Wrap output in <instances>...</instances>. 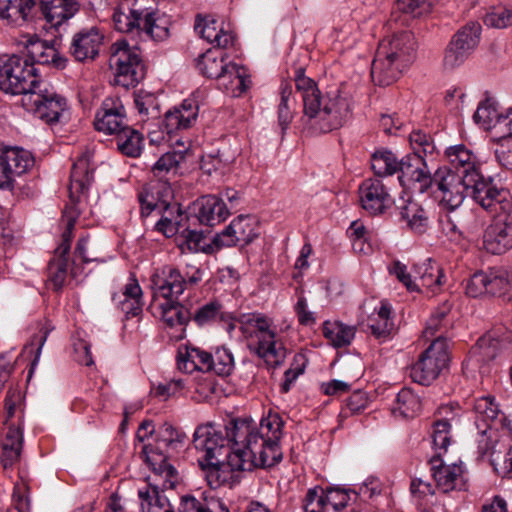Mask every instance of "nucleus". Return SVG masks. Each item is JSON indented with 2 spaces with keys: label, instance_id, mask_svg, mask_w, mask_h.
<instances>
[{
  "label": "nucleus",
  "instance_id": "b1692460",
  "mask_svg": "<svg viewBox=\"0 0 512 512\" xmlns=\"http://www.w3.org/2000/svg\"><path fill=\"white\" fill-rule=\"evenodd\" d=\"M145 8L134 0H124L113 12V23L121 33L139 36Z\"/></svg>",
  "mask_w": 512,
  "mask_h": 512
},
{
  "label": "nucleus",
  "instance_id": "6ab92c4d",
  "mask_svg": "<svg viewBox=\"0 0 512 512\" xmlns=\"http://www.w3.org/2000/svg\"><path fill=\"white\" fill-rule=\"evenodd\" d=\"M258 236L255 222L248 216H238L221 233L216 234L213 243L217 248L244 246Z\"/></svg>",
  "mask_w": 512,
  "mask_h": 512
},
{
  "label": "nucleus",
  "instance_id": "e2e57ef3",
  "mask_svg": "<svg viewBox=\"0 0 512 512\" xmlns=\"http://www.w3.org/2000/svg\"><path fill=\"white\" fill-rule=\"evenodd\" d=\"M484 23L493 28H506L512 25V7H500L486 14Z\"/></svg>",
  "mask_w": 512,
  "mask_h": 512
},
{
  "label": "nucleus",
  "instance_id": "f257e3e1",
  "mask_svg": "<svg viewBox=\"0 0 512 512\" xmlns=\"http://www.w3.org/2000/svg\"><path fill=\"white\" fill-rule=\"evenodd\" d=\"M283 426L280 415L271 411L259 425L249 419H233L224 427L225 432L210 423L199 425L193 445L201 454L198 463L210 488L227 483L231 472L279 463L283 457L279 445Z\"/></svg>",
  "mask_w": 512,
  "mask_h": 512
},
{
  "label": "nucleus",
  "instance_id": "09e8293b",
  "mask_svg": "<svg viewBox=\"0 0 512 512\" xmlns=\"http://www.w3.org/2000/svg\"><path fill=\"white\" fill-rule=\"evenodd\" d=\"M421 409L419 397L410 389L403 388L397 394L392 412L403 418H413Z\"/></svg>",
  "mask_w": 512,
  "mask_h": 512
},
{
  "label": "nucleus",
  "instance_id": "c9c22d12",
  "mask_svg": "<svg viewBox=\"0 0 512 512\" xmlns=\"http://www.w3.org/2000/svg\"><path fill=\"white\" fill-rule=\"evenodd\" d=\"M23 447V433L19 427H9L2 442L1 463L4 469L19 462Z\"/></svg>",
  "mask_w": 512,
  "mask_h": 512
},
{
  "label": "nucleus",
  "instance_id": "aec40b11",
  "mask_svg": "<svg viewBox=\"0 0 512 512\" xmlns=\"http://www.w3.org/2000/svg\"><path fill=\"white\" fill-rule=\"evenodd\" d=\"M294 81L296 91L302 97L304 116L308 119V123L313 129L316 116L322 110V105L324 104V93L320 92L313 79L305 75L303 68L296 70Z\"/></svg>",
  "mask_w": 512,
  "mask_h": 512
},
{
  "label": "nucleus",
  "instance_id": "4d7b16f0",
  "mask_svg": "<svg viewBox=\"0 0 512 512\" xmlns=\"http://www.w3.org/2000/svg\"><path fill=\"white\" fill-rule=\"evenodd\" d=\"M502 113H499L495 103L487 99L481 102L476 112L473 115V119L476 123L481 124L485 128L491 126L497 127Z\"/></svg>",
  "mask_w": 512,
  "mask_h": 512
},
{
  "label": "nucleus",
  "instance_id": "49530a36",
  "mask_svg": "<svg viewBox=\"0 0 512 512\" xmlns=\"http://www.w3.org/2000/svg\"><path fill=\"white\" fill-rule=\"evenodd\" d=\"M356 328L339 321H326L323 324V335L337 348L348 346L355 336Z\"/></svg>",
  "mask_w": 512,
  "mask_h": 512
},
{
  "label": "nucleus",
  "instance_id": "f3484780",
  "mask_svg": "<svg viewBox=\"0 0 512 512\" xmlns=\"http://www.w3.org/2000/svg\"><path fill=\"white\" fill-rule=\"evenodd\" d=\"M361 207L370 215L384 214L393 204L387 187L378 178H369L359 186Z\"/></svg>",
  "mask_w": 512,
  "mask_h": 512
},
{
  "label": "nucleus",
  "instance_id": "dca6fc26",
  "mask_svg": "<svg viewBox=\"0 0 512 512\" xmlns=\"http://www.w3.org/2000/svg\"><path fill=\"white\" fill-rule=\"evenodd\" d=\"M34 165V158L27 150L7 147L0 153V189L13 187L15 176H20Z\"/></svg>",
  "mask_w": 512,
  "mask_h": 512
},
{
  "label": "nucleus",
  "instance_id": "13d9d810",
  "mask_svg": "<svg viewBox=\"0 0 512 512\" xmlns=\"http://www.w3.org/2000/svg\"><path fill=\"white\" fill-rule=\"evenodd\" d=\"M185 160L183 151H169L163 154L152 166V172L157 177H162L173 169H176L180 163Z\"/></svg>",
  "mask_w": 512,
  "mask_h": 512
},
{
  "label": "nucleus",
  "instance_id": "6e6d98bb",
  "mask_svg": "<svg viewBox=\"0 0 512 512\" xmlns=\"http://www.w3.org/2000/svg\"><path fill=\"white\" fill-rule=\"evenodd\" d=\"M138 200H139V203L141 206V217L142 218L148 217L155 210L161 211L162 209L165 211V213H169V214H172V211H170V210L175 209L178 214V217L182 216L178 207H175V206L171 207L165 201H163L161 203L155 202L154 194L145 188L142 189L138 193Z\"/></svg>",
  "mask_w": 512,
  "mask_h": 512
},
{
  "label": "nucleus",
  "instance_id": "ea45409f",
  "mask_svg": "<svg viewBox=\"0 0 512 512\" xmlns=\"http://www.w3.org/2000/svg\"><path fill=\"white\" fill-rule=\"evenodd\" d=\"M391 306L387 302H381L379 309L368 318V327L377 339H387L394 330V323L390 317Z\"/></svg>",
  "mask_w": 512,
  "mask_h": 512
},
{
  "label": "nucleus",
  "instance_id": "338daca9",
  "mask_svg": "<svg viewBox=\"0 0 512 512\" xmlns=\"http://www.w3.org/2000/svg\"><path fill=\"white\" fill-rule=\"evenodd\" d=\"M388 269L390 274L395 275L408 291L419 292V284L414 280V276L407 272V266L405 264L396 260L393 261Z\"/></svg>",
  "mask_w": 512,
  "mask_h": 512
},
{
  "label": "nucleus",
  "instance_id": "c756f323",
  "mask_svg": "<svg viewBox=\"0 0 512 512\" xmlns=\"http://www.w3.org/2000/svg\"><path fill=\"white\" fill-rule=\"evenodd\" d=\"M194 28L203 39L211 44H215L214 48L224 49L233 45V35L225 31L212 16H197Z\"/></svg>",
  "mask_w": 512,
  "mask_h": 512
},
{
  "label": "nucleus",
  "instance_id": "79ce46f5",
  "mask_svg": "<svg viewBox=\"0 0 512 512\" xmlns=\"http://www.w3.org/2000/svg\"><path fill=\"white\" fill-rule=\"evenodd\" d=\"M401 219L406 221L407 226L415 233L422 234L428 227V216L420 204L407 200L399 206Z\"/></svg>",
  "mask_w": 512,
  "mask_h": 512
},
{
  "label": "nucleus",
  "instance_id": "58836bf2",
  "mask_svg": "<svg viewBox=\"0 0 512 512\" xmlns=\"http://www.w3.org/2000/svg\"><path fill=\"white\" fill-rule=\"evenodd\" d=\"M414 280L421 287L435 291V288L442 284L443 273L441 267L432 259H426L424 262L413 266Z\"/></svg>",
  "mask_w": 512,
  "mask_h": 512
},
{
  "label": "nucleus",
  "instance_id": "bb28decb",
  "mask_svg": "<svg viewBox=\"0 0 512 512\" xmlns=\"http://www.w3.org/2000/svg\"><path fill=\"white\" fill-rule=\"evenodd\" d=\"M211 359V352L199 347L184 345L180 346L177 352V367L185 373L194 371L210 373Z\"/></svg>",
  "mask_w": 512,
  "mask_h": 512
},
{
  "label": "nucleus",
  "instance_id": "9b49d317",
  "mask_svg": "<svg viewBox=\"0 0 512 512\" xmlns=\"http://www.w3.org/2000/svg\"><path fill=\"white\" fill-rule=\"evenodd\" d=\"M23 105L47 124L60 121L67 110L66 99L47 82L40 80L35 89L22 99Z\"/></svg>",
  "mask_w": 512,
  "mask_h": 512
},
{
  "label": "nucleus",
  "instance_id": "bf43d9fd",
  "mask_svg": "<svg viewBox=\"0 0 512 512\" xmlns=\"http://www.w3.org/2000/svg\"><path fill=\"white\" fill-rule=\"evenodd\" d=\"M396 7L404 14L419 18L432 11V0H397Z\"/></svg>",
  "mask_w": 512,
  "mask_h": 512
},
{
  "label": "nucleus",
  "instance_id": "680f3d73",
  "mask_svg": "<svg viewBox=\"0 0 512 512\" xmlns=\"http://www.w3.org/2000/svg\"><path fill=\"white\" fill-rule=\"evenodd\" d=\"M222 305L217 301L209 302L198 308L193 316V320L199 325H207L217 320L222 313Z\"/></svg>",
  "mask_w": 512,
  "mask_h": 512
},
{
  "label": "nucleus",
  "instance_id": "864d4df0",
  "mask_svg": "<svg viewBox=\"0 0 512 512\" xmlns=\"http://www.w3.org/2000/svg\"><path fill=\"white\" fill-rule=\"evenodd\" d=\"M280 104L278 107V120L282 129H286L293 119L292 106L295 100L292 96V86L288 82H282L280 87Z\"/></svg>",
  "mask_w": 512,
  "mask_h": 512
},
{
  "label": "nucleus",
  "instance_id": "ddd939ff",
  "mask_svg": "<svg viewBox=\"0 0 512 512\" xmlns=\"http://www.w3.org/2000/svg\"><path fill=\"white\" fill-rule=\"evenodd\" d=\"M466 183H468L467 196L471 197L479 206L487 211H495L497 206L506 211L511 208L508 201V192L498 188L493 180L484 177L479 171L470 172Z\"/></svg>",
  "mask_w": 512,
  "mask_h": 512
},
{
  "label": "nucleus",
  "instance_id": "3c124183",
  "mask_svg": "<svg viewBox=\"0 0 512 512\" xmlns=\"http://www.w3.org/2000/svg\"><path fill=\"white\" fill-rule=\"evenodd\" d=\"M400 160L391 151H377L372 155L371 168L378 176L398 173Z\"/></svg>",
  "mask_w": 512,
  "mask_h": 512
},
{
  "label": "nucleus",
  "instance_id": "774afa93",
  "mask_svg": "<svg viewBox=\"0 0 512 512\" xmlns=\"http://www.w3.org/2000/svg\"><path fill=\"white\" fill-rule=\"evenodd\" d=\"M495 154L498 162L503 167L512 170V136L502 137Z\"/></svg>",
  "mask_w": 512,
  "mask_h": 512
},
{
  "label": "nucleus",
  "instance_id": "c03bdc74",
  "mask_svg": "<svg viewBox=\"0 0 512 512\" xmlns=\"http://www.w3.org/2000/svg\"><path fill=\"white\" fill-rule=\"evenodd\" d=\"M168 20L154 11L145 10L139 37L163 40L168 37Z\"/></svg>",
  "mask_w": 512,
  "mask_h": 512
},
{
  "label": "nucleus",
  "instance_id": "2f4dec72",
  "mask_svg": "<svg viewBox=\"0 0 512 512\" xmlns=\"http://www.w3.org/2000/svg\"><path fill=\"white\" fill-rule=\"evenodd\" d=\"M40 8L46 21L57 28L79 11L77 0H41Z\"/></svg>",
  "mask_w": 512,
  "mask_h": 512
},
{
  "label": "nucleus",
  "instance_id": "5fc2aeb1",
  "mask_svg": "<svg viewBox=\"0 0 512 512\" xmlns=\"http://www.w3.org/2000/svg\"><path fill=\"white\" fill-rule=\"evenodd\" d=\"M176 241L182 251L188 250L192 253L206 251L205 237L200 231L184 228L177 235Z\"/></svg>",
  "mask_w": 512,
  "mask_h": 512
},
{
  "label": "nucleus",
  "instance_id": "473e14b6",
  "mask_svg": "<svg viewBox=\"0 0 512 512\" xmlns=\"http://www.w3.org/2000/svg\"><path fill=\"white\" fill-rule=\"evenodd\" d=\"M231 64L227 62L226 53L221 48H213L200 56L197 66L202 75L219 82Z\"/></svg>",
  "mask_w": 512,
  "mask_h": 512
},
{
  "label": "nucleus",
  "instance_id": "412c9836",
  "mask_svg": "<svg viewBox=\"0 0 512 512\" xmlns=\"http://www.w3.org/2000/svg\"><path fill=\"white\" fill-rule=\"evenodd\" d=\"M94 125L96 130L105 134H116L128 125L126 110L119 97H107L96 113Z\"/></svg>",
  "mask_w": 512,
  "mask_h": 512
},
{
  "label": "nucleus",
  "instance_id": "4c0bfd02",
  "mask_svg": "<svg viewBox=\"0 0 512 512\" xmlns=\"http://www.w3.org/2000/svg\"><path fill=\"white\" fill-rule=\"evenodd\" d=\"M93 180V173L89 171L85 159H79L73 164L70 174L69 197L72 203L79 200L81 194L88 190Z\"/></svg>",
  "mask_w": 512,
  "mask_h": 512
},
{
  "label": "nucleus",
  "instance_id": "a878e982",
  "mask_svg": "<svg viewBox=\"0 0 512 512\" xmlns=\"http://www.w3.org/2000/svg\"><path fill=\"white\" fill-rule=\"evenodd\" d=\"M160 479H154V482L147 485L143 489H139L138 496L141 499V505L144 512H175L167 496L164 495V491L167 489H173L174 487H164L163 477Z\"/></svg>",
  "mask_w": 512,
  "mask_h": 512
},
{
  "label": "nucleus",
  "instance_id": "6e6552de",
  "mask_svg": "<svg viewBox=\"0 0 512 512\" xmlns=\"http://www.w3.org/2000/svg\"><path fill=\"white\" fill-rule=\"evenodd\" d=\"M470 173L455 172L449 166L439 167L432 175L431 188L428 192L449 210L458 208L467 197Z\"/></svg>",
  "mask_w": 512,
  "mask_h": 512
},
{
  "label": "nucleus",
  "instance_id": "0eeeda50",
  "mask_svg": "<svg viewBox=\"0 0 512 512\" xmlns=\"http://www.w3.org/2000/svg\"><path fill=\"white\" fill-rule=\"evenodd\" d=\"M109 64L115 69L114 83L125 89L136 87L146 75L138 49L129 47L125 41L111 46Z\"/></svg>",
  "mask_w": 512,
  "mask_h": 512
},
{
  "label": "nucleus",
  "instance_id": "0e129e2a",
  "mask_svg": "<svg viewBox=\"0 0 512 512\" xmlns=\"http://www.w3.org/2000/svg\"><path fill=\"white\" fill-rule=\"evenodd\" d=\"M306 358L302 354H297L294 357V362L291 367L285 371L284 373V382L281 385V391L283 393L289 392L291 386L296 381V379L304 373L306 367Z\"/></svg>",
  "mask_w": 512,
  "mask_h": 512
},
{
  "label": "nucleus",
  "instance_id": "393cba45",
  "mask_svg": "<svg viewBox=\"0 0 512 512\" xmlns=\"http://www.w3.org/2000/svg\"><path fill=\"white\" fill-rule=\"evenodd\" d=\"M438 413L444 417L433 423L431 437L433 448L435 450L434 456L441 457L447 452L448 446L451 444L452 425L453 423H458L459 419L449 406H442L439 408Z\"/></svg>",
  "mask_w": 512,
  "mask_h": 512
},
{
  "label": "nucleus",
  "instance_id": "de8ad7c7",
  "mask_svg": "<svg viewBox=\"0 0 512 512\" xmlns=\"http://www.w3.org/2000/svg\"><path fill=\"white\" fill-rule=\"evenodd\" d=\"M487 295L501 296L512 287V267L493 268L485 271Z\"/></svg>",
  "mask_w": 512,
  "mask_h": 512
},
{
  "label": "nucleus",
  "instance_id": "20e7f679",
  "mask_svg": "<svg viewBox=\"0 0 512 512\" xmlns=\"http://www.w3.org/2000/svg\"><path fill=\"white\" fill-rule=\"evenodd\" d=\"M409 140L413 153L400 160L398 179L402 186L414 188L420 193H426L431 188L432 174L424 157L432 155L436 146L432 137L421 130L413 131Z\"/></svg>",
  "mask_w": 512,
  "mask_h": 512
},
{
  "label": "nucleus",
  "instance_id": "5701e85b",
  "mask_svg": "<svg viewBox=\"0 0 512 512\" xmlns=\"http://www.w3.org/2000/svg\"><path fill=\"white\" fill-rule=\"evenodd\" d=\"M430 464L436 488L441 492L448 493L453 490L465 489L466 479L462 464L446 465L438 456H433L430 459Z\"/></svg>",
  "mask_w": 512,
  "mask_h": 512
},
{
  "label": "nucleus",
  "instance_id": "603ef678",
  "mask_svg": "<svg viewBox=\"0 0 512 512\" xmlns=\"http://www.w3.org/2000/svg\"><path fill=\"white\" fill-rule=\"evenodd\" d=\"M212 359L210 361V373L218 376H228L234 369V357L232 353L225 347H217L211 352Z\"/></svg>",
  "mask_w": 512,
  "mask_h": 512
},
{
  "label": "nucleus",
  "instance_id": "c85d7f7f",
  "mask_svg": "<svg viewBox=\"0 0 512 512\" xmlns=\"http://www.w3.org/2000/svg\"><path fill=\"white\" fill-rule=\"evenodd\" d=\"M512 342L508 337H500L497 332H489L480 337L471 348V358L478 362H486L495 359L498 355L509 349Z\"/></svg>",
  "mask_w": 512,
  "mask_h": 512
},
{
  "label": "nucleus",
  "instance_id": "39448f33",
  "mask_svg": "<svg viewBox=\"0 0 512 512\" xmlns=\"http://www.w3.org/2000/svg\"><path fill=\"white\" fill-rule=\"evenodd\" d=\"M41 80L33 63L17 54L0 55V90L26 97Z\"/></svg>",
  "mask_w": 512,
  "mask_h": 512
},
{
  "label": "nucleus",
  "instance_id": "69168bd1",
  "mask_svg": "<svg viewBox=\"0 0 512 512\" xmlns=\"http://www.w3.org/2000/svg\"><path fill=\"white\" fill-rule=\"evenodd\" d=\"M28 483L20 476V482H17L13 489L12 502L17 512H30Z\"/></svg>",
  "mask_w": 512,
  "mask_h": 512
},
{
  "label": "nucleus",
  "instance_id": "1a4fd4ad",
  "mask_svg": "<svg viewBox=\"0 0 512 512\" xmlns=\"http://www.w3.org/2000/svg\"><path fill=\"white\" fill-rule=\"evenodd\" d=\"M322 110L316 116L313 130L329 133L341 128L352 115V101L339 87H331L324 93Z\"/></svg>",
  "mask_w": 512,
  "mask_h": 512
},
{
  "label": "nucleus",
  "instance_id": "f03ea898",
  "mask_svg": "<svg viewBox=\"0 0 512 512\" xmlns=\"http://www.w3.org/2000/svg\"><path fill=\"white\" fill-rule=\"evenodd\" d=\"M412 32L402 31L380 41L371 67V77L379 86L396 82L416 58Z\"/></svg>",
  "mask_w": 512,
  "mask_h": 512
},
{
  "label": "nucleus",
  "instance_id": "72a5a7b5",
  "mask_svg": "<svg viewBox=\"0 0 512 512\" xmlns=\"http://www.w3.org/2000/svg\"><path fill=\"white\" fill-rule=\"evenodd\" d=\"M251 85L250 76L243 66L232 63L222 75L218 86L232 97H240Z\"/></svg>",
  "mask_w": 512,
  "mask_h": 512
},
{
  "label": "nucleus",
  "instance_id": "4468645a",
  "mask_svg": "<svg viewBox=\"0 0 512 512\" xmlns=\"http://www.w3.org/2000/svg\"><path fill=\"white\" fill-rule=\"evenodd\" d=\"M481 26L479 23L471 22L459 30L446 50L444 65L453 69L463 64L472 54L480 40Z\"/></svg>",
  "mask_w": 512,
  "mask_h": 512
},
{
  "label": "nucleus",
  "instance_id": "a19ab883",
  "mask_svg": "<svg viewBox=\"0 0 512 512\" xmlns=\"http://www.w3.org/2000/svg\"><path fill=\"white\" fill-rule=\"evenodd\" d=\"M115 135L118 150L122 154L132 158L140 156L144 145V136L139 131L127 125Z\"/></svg>",
  "mask_w": 512,
  "mask_h": 512
},
{
  "label": "nucleus",
  "instance_id": "a18cd8bd",
  "mask_svg": "<svg viewBox=\"0 0 512 512\" xmlns=\"http://www.w3.org/2000/svg\"><path fill=\"white\" fill-rule=\"evenodd\" d=\"M446 156L450 164L449 167L455 172L467 174L472 171H479L475 165L474 155L462 144L447 148Z\"/></svg>",
  "mask_w": 512,
  "mask_h": 512
},
{
  "label": "nucleus",
  "instance_id": "f8f14e48",
  "mask_svg": "<svg viewBox=\"0 0 512 512\" xmlns=\"http://www.w3.org/2000/svg\"><path fill=\"white\" fill-rule=\"evenodd\" d=\"M449 362L447 341L438 336L421 353L417 362L410 368L411 379L421 385L431 384L445 369Z\"/></svg>",
  "mask_w": 512,
  "mask_h": 512
},
{
  "label": "nucleus",
  "instance_id": "9d476101",
  "mask_svg": "<svg viewBox=\"0 0 512 512\" xmlns=\"http://www.w3.org/2000/svg\"><path fill=\"white\" fill-rule=\"evenodd\" d=\"M202 279V272L195 268L191 274H182L176 267L166 265L158 268L151 276L153 300L162 297L164 300L178 299L183 292L197 285Z\"/></svg>",
  "mask_w": 512,
  "mask_h": 512
},
{
  "label": "nucleus",
  "instance_id": "423d86ee",
  "mask_svg": "<svg viewBox=\"0 0 512 512\" xmlns=\"http://www.w3.org/2000/svg\"><path fill=\"white\" fill-rule=\"evenodd\" d=\"M243 333L246 337L255 335L258 344L255 353L270 367L280 366L286 358V349L276 340L272 322L262 314H243Z\"/></svg>",
  "mask_w": 512,
  "mask_h": 512
},
{
  "label": "nucleus",
  "instance_id": "8fccbe9b",
  "mask_svg": "<svg viewBox=\"0 0 512 512\" xmlns=\"http://www.w3.org/2000/svg\"><path fill=\"white\" fill-rule=\"evenodd\" d=\"M472 409L476 414V424L478 428H480V424L478 423L479 421L484 424V429L482 430L483 434L489 427L490 422H493L497 418L500 411L494 398L491 396H482L475 399Z\"/></svg>",
  "mask_w": 512,
  "mask_h": 512
},
{
  "label": "nucleus",
  "instance_id": "cd10ccee",
  "mask_svg": "<svg viewBox=\"0 0 512 512\" xmlns=\"http://www.w3.org/2000/svg\"><path fill=\"white\" fill-rule=\"evenodd\" d=\"M197 218L203 225L214 226L226 220L229 216V208L223 201L216 195L202 196L197 203Z\"/></svg>",
  "mask_w": 512,
  "mask_h": 512
},
{
  "label": "nucleus",
  "instance_id": "2eb2a0df",
  "mask_svg": "<svg viewBox=\"0 0 512 512\" xmlns=\"http://www.w3.org/2000/svg\"><path fill=\"white\" fill-rule=\"evenodd\" d=\"M484 249L500 255L512 248V211L507 209L497 215L483 234Z\"/></svg>",
  "mask_w": 512,
  "mask_h": 512
},
{
  "label": "nucleus",
  "instance_id": "f704fd0d",
  "mask_svg": "<svg viewBox=\"0 0 512 512\" xmlns=\"http://www.w3.org/2000/svg\"><path fill=\"white\" fill-rule=\"evenodd\" d=\"M198 117V105L192 99H186L179 108L166 112L165 124L169 132L190 128Z\"/></svg>",
  "mask_w": 512,
  "mask_h": 512
},
{
  "label": "nucleus",
  "instance_id": "e433bc0d",
  "mask_svg": "<svg viewBox=\"0 0 512 512\" xmlns=\"http://www.w3.org/2000/svg\"><path fill=\"white\" fill-rule=\"evenodd\" d=\"M35 0H0V18L20 24L31 18Z\"/></svg>",
  "mask_w": 512,
  "mask_h": 512
},
{
  "label": "nucleus",
  "instance_id": "37998d69",
  "mask_svg": "<svg viewBox=\"0 0 512 512\" xmlns=\"http://www.w3.org/2000/svg\"><path fill=\"white\" fill-rule=\"evenodd\" d=\"M159 309L162 320L170 327L184 326L192 318V312L179 303L178 299L164 300L159 304Z\"/></svg>",
  "mask_w": 512,
  "mask_h": 512
},
{
  "label": "nucleus",
  "instance_id": "7ed1b4c3",
  "mask_svg": "<svg viewBox=\"0 0 512 512\" xmlns=\"http://www.w3.org/2000/svg\"><path fill=\"white\" fill-rule=\"evenodd\" d=\"M186 434L176 429L170 423H163L156 431L155 445H144L142 455L145 462L152 469L155 477H165L164 487H175L178 481L177 470L168 463V458L182 448Z\"/></svg>",
  "mask_w": 512,
  "mask_h": 512
},
{
  "label": "nucleus",
  "instance_id": "052dcab7",
  "mask_svg": "<svg viewBox=\"0 0 512 512\" xmlns=\"http://www.w3.org/2000/svg\"><path fill=\"white\" fill-rule=\"evenodd\" d=\"M325 491L320 487L310 488L303 500L304 512H325Z\"/></svg>",
  "mask_w": 512,
  "mask_h": 512
},
{
  "label": "nucleus",
  "instance_id": "4be33fe9",
  "mask_svg": "<svg viewBox=\"0 0 512 512\" xmlns=\"http://www.w3.org/2000/svg\"><path fill=\"white\" fill-rule=\"evenodd\" d=\"M102 43L103 35L97 27L84 28L72 36L68 52L75 61H93L98 56Z\"/></svg>",
  "mask_w": 512,
  "mask_h": 512
},
{
  "label": "nucleus",
  "instance_id": "a211bd4d",
  "mask_svg": "<svg viewBox=\"0 0 512 512\" xmlns=\"http://www.w3.org/2000/svg\"><path fill=\"white\" fill-rule=\"evenodd\" d=\"M74 225L75 216L72 215L67 218L66 228L61 236V243L55 249V255L48 265V278L56 291L63 287L67 276L68 260L66 255L70 251Z\"/></svg>",
  "mask_w": 512,
  "mask_h": 512
},
{
  "label": "nucleus",
  "instance_id": "7c9ffc66",
  "mask_svg": "<svg viewBox=\"0 0 512 512\" xmlns=\"http://www.w3.org/2000/svg\"><path fill=\"white\" fill-rule=\"evenodd\" d=\"M31 63L35 65H52L57 69L66 67L67 59L63 57L53 46L40 40L37 36H31L26 42Z\"/></svg>",
  "mask_w": 512,
  "mask_h": 512
}]
</instances>
